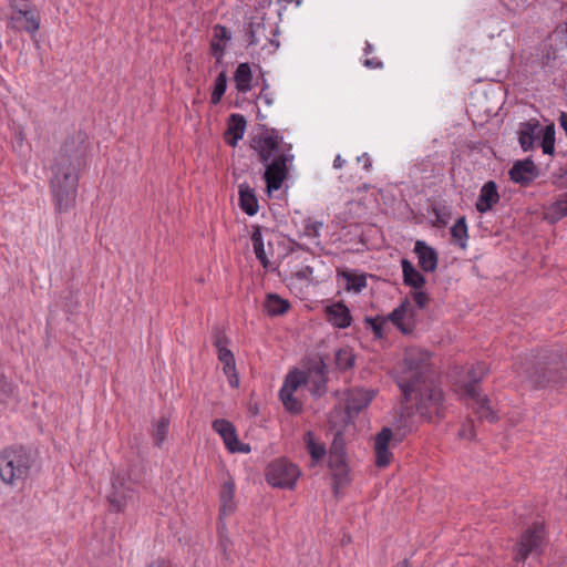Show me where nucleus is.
<instances>
[{"mask_svg": "<svg viewBox=\"0 0 567 567\" xmlns=\"http://www.w3.org/2000/svg\"><path fill=\"white\" fill-rule=\"evenodd\" d=\"M395 382L405 401L414 402L422 419L431 421L433 416H441L444 398L432 378L429 352L419 348L406 349Z\"/></svg>", "mask_w": 567, "mask_h": 567, "instance_id": "nucleus-1", "label": "nucleus"}, {"mask_svg": "<svg viewBox=\"0 0 567 567\" xmlns=\"http://www.w3.org/2000/svg\"><path fill=\"white\" fill-rule=\"evenodd\" d=\"M87 135L79 131L65 140L51 167L50 190L59 213L75 205L80 172L85 165Z\"/></svg>", "mask_w": 567, "mask_h": 567, "instance_id": "nucleus-2", "label": "nucleus"}, {"mask_svg": "<svg viewBox=\"0 0 567 567\" xmlns=\"http://www.w3.org/2000/svg\"><path fill=\"white\" fill-rule=\"evenodd\" d=\"M566 362L561 351L546 349L516 364L515 373L520 383H527L532 388H542L556 381L555 375L566 367Z\"/></svg>", "mask_w": 567, "mask_h": 567, "instance_id": "nucleus-3", "label": "nucleus"}, {"mask_svg": "<svg viewBox=\"0 0 567 567\" xmlns=\"http://www.w3.org/2000/svg\"><path fill=\"white\" fill-rule=\"evenodd\" d=\"M485 362H476L467 370L466 377L457 384V392L481 420L494 422L497 416L488 404L486 395L478 390V383L487 374Z\"/></svg>", "mask_w": 567, "mask_h": 567, "instance_id": "nucleus-4", "label": "nucleus"}, {"mask_svg": "<svg viewBox=\"0 0 567 567\" xmlns=\"http://www.w3.org/2000/svg\"><path fill=\"white\" fill-rule=\"evenodd\" d=\"M31 453L22 446L7 447L0 452V478L3 483L16 486L23 483L33 466Z\"/></svg>", "mask_w": 567, "mask_h": 567, "instance_id": "nucleus-5", "label": "nucleus"}, {"mask_svg": "<svg viewBox=\"0 0 567 567\" xmlns=\"http://www.w3.org/2000/svg\"><path fill=\"white\" fill-rule=\"evenodd\" d=\"M415 311L408 299L394 308L386 317L365 318L368 327L373 331L375 339L384 336L383 327L391 321L403 334L412 333L415 328Z\"/></svg>", "mask_w": 567, "mask_h": 567, "instance_id": "nucleus-6", "label": "nucleus"}, {"mask_svg": "<svg viewBox=\"0 0 567 567\" xmlns=\"http://www.w3.org/2000/svg\"><path fill=\"white\" fill-rule=\"evenodd\" d=\"M245 33L248 38L249 45H261V50L267 54L275 53L279 48L277 39L278 30L271 24H266L262 17L252 18L245 25Z\"/></svg>", "mask_w": 567, "mask_h": 567, "instance_id": "nucleus-7", "label": "nucleus"}, {"mask_svg": "<svg viewBox=\"0 0 567 567\" xmlns=\"http://www.w3.org/2000/svg\"><path fill=\"white\" fill-rule=\"evenodd\" d=\"M10 16L8 18V28L21 32L24 31L30 35H34L40 29V17L37 10L24 1L18 4L17 1L10 2Z\"/></svg>", "mask_w": 567, "mask_h": 567, "instance_id": "nucleus-8", "label": "nucleus"}, {"mask_svg": "<svg viewBox=\"0 0 567 567\" xmlns=\"http://www.w3.org/2000/svg\"><path fill=\"white\" fill-rule=\"evenodd\" d=\"M545 546V529L543 524L534 523L519 537L514 559L525 561L528 557H538Z\"/></svg>", "mask_w": 567, "mask_h": 567, "instance_id": "nucleus-9", "label": "nucleus"}, {"mask_svg": "<svg viewBox=\"0 0 567 567\" xmlns=\"http://www.w3.org/2000/svg\"><path fill=\"white\" fill-rule=\"evenodd\" d=\"M299 476V467L286 458L274 461L268 465L266 472L267 482L271 486L279 488H292Z\"/></svg>", "mask_w": 567, "mask_h": 567, "instance_id": "nucleus-10", "label": "nucleus"}, {"mask_svg": "<svg viewBox=\"0 0 567 567\" xmlns=\"http://www.w3.org/2000/svg\"><path fill=\"white\" fill-rule=\"evenodd\" d=\"M293 161L290 150L282 151L275 158L265 165L264 178L268 193H272L281 188L284 181L288 174V164Z\"/></svg>", "mask_w": 567, "mask_h": 567, "instance_id": "nucleus-11", "label": "nucleus"}, {"mask_svg": "<svg viewBox=\"0 0 567 567\" xmlns=\"http://www.w3.org/2000/svg\"><path fill=\"white\" fill-rule=\"evenodd\" d=\"M282 137L279 136L276 130L267 131L262 134L255 136L251 140V147L258 154L259 161L262 164H267L269 161L275 158L278 154H281L280 142Z\"/></svg>", "mask_w": 567, "mask_h": 567, "instance_id": "nucleus-12", "label": "nucleus"}, {"mask_svg": "<svg viewBox=\"0 0 567 567\" xmlns=\"http://www.w3.org/2000/svg\"><path fill=\"white\" fill-rule=\"evenodd\" d=\"M212 429L221 437L226 449L230 453L248 454L251 449L249 444L241 443L238 440L235 425L226 419H216L212 423Z\"/></svg>", "mask_w": 567, "mask_h": 567, "instance_id": "nucleus-13", "label": "nucleus"}, {"mask_svg": "<svg viewBox=\"0 0 567 567\" xmlns=\"http://www.w3.org/2000/svg\"><path fill=\"white\" fill-rule=\"evenodd\" d=\"M111 484L112 491L107 495L111 509L122 512L133 498L135 491L131 485H126L125 476L120 473L112 477Z\"/></svg>", "mask_w": 567, "mask_h": 567, "instance_id": "nucleus-14", "label": "nucleus"}, {"mask_svg": "<svg viewBox=\"0 0 567 567\" xmlns=\"http://www.w3.org/2000/svg\"><path fill=\"white\" fill-rule=\"evenodd\" d=\"M303 372L306 379V385H309V390L312 395L320 396L327 390V377H326V364L322 359H316L309 364Z\"/></svg>", "mask_w": 567, "mask_h": 567, "instance_id": "nucleus-15", "label": "nucleus"}, {"mask_svg": "<svg viewBox=\"0 0 567 567\" xmlns=\"http://www.w3.org/2000/svg\"><path fill=\"white\" fill-rule=\"evenodd\" d=\"M392 430L390 427H383L374 440L375 451V464L378 467H385L391 463L392 453L390 451V444L392 441Z\"/></svg>", "mask_w": 567, "mask_h": 567, "instance_id": "nucleus-16", "label": "nucleus"}, {"mask_svg": "<svg viewBox=\"0 0 567 567\" xmlns=\"http://www.w3.org/2000/svg\"><path fill=\"white\" fill-rule=\"evenodd\" d=\"M414 254L417 258V264L424 272H434L437 268L439 254L427 245L424 240H416L414 244Z\"/></svg>", "mask_w": 567, "mask_h": 567, "instance_id": "nucleus-17", "label": "nucleus"}, {"mask_svg": "<svg viewBox=\"0 0 567 567\" xmlns=\"http://www.w3.org/2000/svg\"><path fill=\"white\" fill-rule=\"evenodd\" d=\"M508 174L513 182L527 186L538 176V169L532 159L526 158L516 162Z\"/></svg>", "mask_w": 567, "mask_h": 567, "instance_id": "nucleus-18", "label": "nucleus"}, {"mask_svg": "<svg viewBox=\"0 0 567 567\" xmlns=\"http://www.w3.org/2000/svg\"><path fill=\"white\" fill-rule=\"evenodd\" d=\"M373 390L355 388L347 393V411L349 414H358L365 409L373 400Z\"/></svg>", "mask_w": 567, "mask_h": 567, "instance_id": "nucleus-19", "label": "nucleus"}, {"mask_svg": "<svg viewBox=\"0 0 567 567\" xmlns=\"http://www.w3.org/2000/svg\"><path fill=\"white\" fill-rule=\"evenodd\" d=\"M499 202L497 185L494 181L486 182L480 190L475 208L478 213L485 214Z\"/></svg>", "mask_w": 567, "mask_h": 567, "instance_id": "nucleus-20", "label": "nucleus"}, {"mask_svg": "<svg viewBox=\"0 0 567 567\" xmlns=\"http://www.w3.org/2000/svg\"><path fill=\"white\" fill-rule=\"evenodd\" d=\"M327 321L338 329L350 327L352 317L349 308L342 302H334L326 308Z\"/></svg>", "mask_w": 567, "mask_h": 567, "instance_id": "nucleus-21", "label": "nucleus"}, {"mask_svg": "<svg viewBox=\"0 0 567 567\" xmlns=\"http://www.w3.org/2000/svg\"><path fill=\"white\" fill-rule=\"evenodd\" d=\"M231 40V31L221 24H216L213 28V38L210 41V50L213 55L220 60L225 54L227 43Z\"/></svg>", "mask_w": 567, "mask_h": 567, "instance_id": "nucleus-22", "label": "nucleus"}, {"mask_svg": "<svg viewBox=\"0 0 567 567\" xmlns=\"http://www.w3.org/2000/svg\"><path fill=\"white\" fill-rule=\"evenodd\" d=\"M235 495V482L233 478L225 481L219 492V516L226 517L233 514L236 509V503L234 501Z\"/></svg>", "mask_w": 567, "mask_h": 567, "instance_id": "nucleus-23", "label": "nucleus"}, {"mask_svg": "<svg viewBox=\"0 0 567 567\" xmlns=\"http://www.w3.org/2000/svg\"><path fill=\"white\" fill-rule=\"evenodd\" d=\"M238 195H239V207L244 213L248 216H254L259 210L258 199L255 193V189L250 187L247 183L240 184L238 186Z\"/></svg>", "mask_w": 567, "mask_h": 567, "instance_id": "nucleus-24", "label": "nucleus"}, {"mask_svg": "<svg viewBox=\"0 0 567 567\" xmlns=\"http://www.w3.org/2000/svg\"><path fill=\"white\" fill-rule=\"evenodd\" d=\"M218 360L223 363V371L228 379L231 388H238L239 377L236 370L235 357L229 349H219L217 352Z\"/></svg>", "mask_w": 567, "mask_h": 567, "instance_id": "nucleus-25", "label": "nucleus"}, {"mask_svg": "<svg viewBox=\"0 0 567 567\" xmlns=\"http://www.w3.org/2000/svg\"><path fill=\"white\" fill-rule=\"evenodd\" d=\"M246 130V120L240 114H231L228 121V127L225 132V138L230 146H236L243 138Z\"/></svg>", "mask_w": 567, "mask_h": 567, "instance_id": "nucleus-26", "label": "nucleus"}, {"mask_svg": "<svg viewBox=\"0 0 567 567\" xmlns=\"http://www.w3.org/2000/svg\"><path fill=\"white\" fill-rule=\"evenodd\" d=\"M401 268L403 275V284L413 289H422L426 284L425 277L415 268V266L408 259L401 260Z\"/></svg>", "mask_w": 567, "mask_h": 567, "instance_id": "nucleus-27", "label": "nucleus"}, {"mask_svg": "<svg viewBox=\"0 0 567 567\" xmlns=\"http://www.w3.org/2000/svg\"><path fill=\"white\" fill-rule=\"evenodd\" d=\"M542 128L538 123L525 122L520 125L519 130V144L523 151H529L537 138H539V133Z\"/></svg>", "mask_w": 567, "mask_h": 567, "instance_id": "nucleus-28", "label": "nucleus"}, {"mask_svg": "<svg viewBox=\"0 0 567 567\" xmlns=\"http://www.w3.org/2000/svg\"><path fill=\"white\" fill-rule=\"evenodd\" d=\"M236 90L247 93L251 90L252 72L248 63H239L234 72Z\"/></svg>", "mask_w": 567, "mask_h": 567, "instance_id": "nucleus-29", "label": "nucleus"}, {"mask_svg": "<svg viewBox=\"0 0 567 567\" xmlns=\"http://www.w3.org/2000/svg\"><path fill=\"white\" fill-rule=\"evenodd\" d=\"M251 243L256 258L265 269H274L265 250L264 237L260 226H254L251 233Z\"/></svg>", "mask_w": 567, "mask_h": 567, "instance_id": "nucleus-30", "label": "nucleus"}, {"mask_svg": "<svg viewBox=\"0 0 567 567\" xmlns=\"http://www.w3.org/2000/svg\"><path fill=\"white\" fill-rule=\"evenodd\" d=\"M264 307L268 316L276 317L286 313L290 308V303L287 299L276 293H269L266 297Z\"/></svg>", "mask_w": 567, "mask_h": 567, "instance_id": "nucleus-31", "label": "nucleus"}, {"mask_svg": "<svg viewBox=\"0 0 567 567\" xmlns=\"http://www.w3.org/2000/svg\"><path fill=\"white\" fill-rule=\"evenodd\" d=\"M339 277L342 279L344 288L348 291L359 293L367 287V277L363 274L346 270L340 272Z\"/></svg>", "mask_w": 567, "mask_h": 567, "instance_id": "nucleus-32", "label": "nucleus"}, {"mask_svg": "<svg viewBox=\"0 0 567 567\" xmlns=\"http://www.w3.org/2000/svg\"><path fill=\"white\" fill-rule=\"evenodd\" d=\"M303 441L311 458L315 462H319L326 456L327 450L324 444L317 442L315 434L311 431H308L305 434Z\"/></svg>", "mask_w": 567, "mask_h": 567, "instance_id": "nucleus-33", "label": "nucleus"}, {"mask_svg": "<svg viewBox=\"0 0 567 567\" xmlns=\"http://www.w3.org/2000/svg\"><path fill=\"white\" fill-rule=\"evenodd\" d=\"M323 224L312 218H306L303 220V228L301 235L308 238L313 245L320 246V236Z\"/></svg>", "mask_w": 567, "mask_h": 567, "instance_id": "nucleus-34", "label": "nucleus"}, {"mask_svg": "<svg viewBox=\"0 0 567 567\" xmlns=\"http://www.w3.org/2000/svg\"><path fill=\"white\" fill-rule=\"evenodd\" d=\"M301 385H306L303 372L301 370L293 369L286 375L280 391L295 393Z\"/></svg>", "mask_w": 567, "mask_h": 567, "instance_id": "nucleus-35", "label": "nucleus"}, {"mask_svg": "<svg viewBox=\"0 0 567 567\" xmlns=\"http://www.w3.org/2000/svg\"><path fill=\"white\" fill-rule=\"evenodd\" d=\"M451 236L454 241L461 247L465 248L467 245L468 234L465 217H460L450 229Z\"/></svg>", "mask_w": 567, "mask_h": 567, "instance_id": "nucleus-36", "label": "nucleus"}, {"mask_svg": "<svg viewBox=\"0 0 567 567\" xmlns=\"http://www.w3.org/2000/svg\"><path fill=\"white\" fill-rule=\"evenodd\" d=\"M227 89V75L220 72L215 79L214 89L210 95V103L216 105L221 101Z\"/></svg>", "mask_w": 567, "mask_h": 567, "instance_id": "nucleus-37", "label": "nucleus"}, {"mask_svg": "<svg viewBox=\"0 0 567 567\" xmlns=\"http://www.w3.org/2000/svg\"><path fill=\"white\" fill-rule=\"evenodd\" d=\"M279 398L282 402L284 408L288 412L292 414H298L302 411V403L298 398L293 395V393L279 391Z\"/></svg>", "mask_w": 567, "mask_h": 567, "instance_id": "nucleus-38", "label": "nucleus"}, {"mask_svg": "<svg viewBox=\"0 0 567 567\" xmlns=\"http://www.w3.org/2000/svg\"><path fill=\"white\" fill-rule=\"evenodd\" d=\"M168 429H169V420L165 416H162L155 423L154 431H153V437H154L155 444L157 446H161L165 442L166 436L168 434Z\"/></svg>", "mask_w": 567, "mask_h": 567, "instance_id": "nucleus-39", "label": "nucleus"}, {"mask_svg": "<svg viewBox=\"0 0 567 567\" xmlns=\"http://www.w3.org/2000/svg\"><path fill=\"white\" fill-rule=\"evenodd\" d=\"M540 147L543 150L544 154L551 155L555 151V132L551 127H546L542 142Z\"/></svg>", "mask_w": 567, "mask_h": 567, "instance_id": "nucleus-40", "label": "nucleus"}, {"mask_svg": "<svg viewBox=\"0 0 567 567\" xmlns=\"http://www.w3.org/2000/svg\"><path fill=\"white\" fill-rule=\"evenodd\" d=\"M336 364L340 370H347L354 364V357L348 350H338L336 352Z\"/></svg>", "mask_w": 567, "mask_h": 567, "instance_id": "nucleus-41", "label": "nucleus"}, {"mask_svg": "<svg viewBox=\"0 0 567 567\" xmlns=\"http://www.w3.org/2000/svg\"><path fill=\"white\" fill-rule=\"evenodd\" d=\"M313 275V267L310 265L296 266L292 276L298 280H311Z\"/></svg>", "mask_w": 567, "mask_h": 567, "instance_id": "nucleus-42", "label": "nucleus"}, {"mask_svg": "<svg viewBox=\"0 0 567 567\" xmlns=\"http://www.w3.org/2000/svg\"><path fill=\"white\" fill-rule=\"evenodd\" d=\"M12 392V385L7 378L0 373V402H4Z\"/></svg>", "mask_w": 567, "mask_h": 567, "instance_id": "nucleus-43", "label": "nucleus"}, {"mask_svg": "<svg viewBox=\"0 0 567 567\" xmlns=\"http://www.w3.org/2000/svg\"><path fill=\"white\" fill-rule=\"evenodd\" d=\"M340 463H343V455L339 451L337 443L334 441L329 451V464H330V466H333V465H338Z\"/></svg>", "mask_w": 567, "mask_h": 567, "instance_id": "nucleus-44", "label": "nucleus"}, {"mask_svg": "<svg viewBox=\"0 0 567 567\" xmlns=\"http://www.w3.org/2000/svg\"><path fill=\"white\" fill-rule=\"evenodd\" d=\"M412 298L420 309H423L429 301L427 293L421 289H414V291L412 292Z\"/></svg>", "mask_w": 567, "mask_h": 567, "instance_id": "nucleus-45", "label": "nucleus"}, {"mask_svg": "<svg viewBox=\"0 0 567 567\" xmlns=\"http://www.w3.org/2000/svg\"><path fill=\"white\" fill-rule=\"evenodd\" d=\"M258 99L261 100L267 106H271L274 103V94L269 91V85L266 81H264V85L258 95Z\"/></svg>", "mask_w": 567, "mask_h": 567, "instance_id": "nucleus-46", "label": "nucleus"}, {"mask_svg": "<svg viewBox=\"0 0 567 567\" xmlns=\"http://www.w3.org/2000/svg\"><path fill=\"white\" fill-rule=\"evenodd\" d=\"M554 212L561 218L567 216V193L554 204Z\"/></svg>", "mask_w": 567, "mask_h": 567, "instance_id": "nucleus-47", "label": "nucleus"}, {"mask_svg": "<svg viewBox=\"0 0 567 567\" xmlns=\"http://www.w3.org/2000/svg\"><path fill=\"white\" fill-rule=\"evenodd\" d=\"M504 6L511 11H520L526 7V0H503Z\"/></svg>", "mask_w": 567, "mask_h": 567, "instance_id": "nucleus-48", "label": "nucleus"}, {"mask_svg": "<svg viewBox=\"0 0 567 567\" xmlns=\"http://www.w3.org/2000/svg\"><path fill=\"white\" fill-rule=\"evenodd\" d=\"M214 347L216 348L217 352L219 349H228L226 336L220 332L217 333L214 340Z\"/></svg>", "mask_w": 567, "mask_h": 567, "instance_id": "nucleus-49", "label": "nucleus"}, {"mask_svg": "<svg viewBox=\"0 0 567 567\" xmlns=\"http://www.w3.org/2000/svg\"><path fill=\"white\" fill-rule=\"evenodd\" d=\"M363 65L368 69H381L383 63L378 58H367L363 60Z\"/></svg>", "mask_w": 567, "mask_h": 567, "instance_id": "nucleus-50", "label": "nucleus"}, {"mask_svg": "<svg viewBox=\"0 0 567 567\" xmlns=\"http://www.w3.org/2000/svg\"><path fill=\"white\" fill-rule=\"evenodd\" d=\"M359 163H362V167L364 171H370L372 167V161L368 153H363L362 155L357 157Z\"/></svg>", "mask_w": 567, "mask_h": 567, "instance_id": "nucleus-51", "label": "nucleus"}, {"mask_svg": "<svg viewBox=\"0 0 567 567\" xmlns=\"http://www.w3.org/2000/svg\"><path fill=\"white\" fill-rule=\"evenodd\" d=\"M458 435L461 437L471 439V440L474 439V436H475L474 433L472 432V427L471 426H470L468 433H467L466 427H464L462 431H460Z\"/></svg>", "mask_w": 567, "mask_h": 567, "instance_id": "nucleus-52", "label": "nucleus"}, {"mask_svg": "<svg viewBox=\"0 0 567 567\" xmlns=\"http://www.w3.org/2000/svg\"><path fill=\"white\" fill-rule=\"evenodd\" d=\"M148 567H171L169 563L163 559H158L152 563Z\"/></svg>", "mask_w": 567, "mask_h": 567, "instance_id": "nucleus-53", "label": "nucleus"}, {"mask_svg": "<svg viewBox=\"0 0 567 567\" xmlns=\"http://www.w3.org/2000/svg\"><path fill=\"white\" fill-rule=\"evenodd\" d=\"M344 163H346V161L342 159L340 155H337L334 161H333V167L339 169V168H341L343 166Z\"/></svg>", "mask_w": 567, "mask_h": 567, "instance_id": "nucleus-54", "label": "nucleus"}, {"mask_svg": "<svg viewBox=\"0 0 567 567\" xmlns=\"http://www.w3.org/2000/svg\"><path fill=\"white\" fill-rule=\"evenodd\" d=\"M373 51V45L370 42H365L364 54L368 55Z\"/></svg>", "mask_w": 567, "mask_h": 567, "instance_id": "nucleus-55", "label": "nucleus"}, {"mask_svg": "<svg viewBox=\"0 0 567 567\" xmlns=\"http://www.w3.org/2000/svg\"><path fill=\"white\" fill-rule=\"evenodd\" d=\"M433 210H434V213H435V215H436L437 219H439L440 221H442V223H445V220L441 218V216H440V214H439V210H437L436 208H434Z\"/></svg>", "mask_w": 567, "mask_h": 567, "instance_id": "nucleus-56", "label": "nucleus"}, {"mask_svg": "<svg viewBox=\"0 0 567 567\" xmlns=\"http://www.w3.org/2000/svg\"><path fill=\"white\" fill-rule=\"evenodd\" d=\"M395 567H408V560H403L400 564H398Z\"/></svg>", "mask_w": 567, "mask_h": 567, "instance_id": "nucleus-57", "label": "nucleus"}]
</instances>
